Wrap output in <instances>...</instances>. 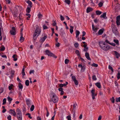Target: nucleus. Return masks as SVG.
<instances>
[{
  "label": "nucleus",
  "instance_id": "obj_62",
  "mask_svg": "<svg viewBox=\"0 0 120 120\" xmlns=\"http://www.w3.org/2000/svg\"><path fill=\"white\" fill-rule=\"evenodd\" d=\"M77 105L76 104H74L73 105V110H74V109H75L76 107V106Z\"/></svg>",
  "mask_w": 120,
  "mask_h": 120
},
{
  "label": "nucleus",
  "instance_id": "obj_47",
  "mask_svg": "<svg viewBox=\"0 0 120 120\" xmlns=\"http://www.w3.org/2000/svg\"><path fill=\"white\" fill-rule=\"evenodd\" d=\"M60 16L61 20V21L64 20V17L61 15H60Z\"/></svg>",
  "mask_w": 120,
  "mask_h": 120
},
{
  "label": "nucleus",
  "instance_id": "obj_7",
  "mask_svg": "<svg viewBox=\"0 0 120 120\" xmlns=\"http://www.w3.org/2000/svg\"><path fill=\"white\" fill-rule=\"evenodd\" d=\"M116 23L117 25H120V15H119L117 17Z\"/></svg>",
  "mask_w": 120,
  "mask_h": 120
},
{
  "label": "nucleus",
  "instance_id": "obj_39",
  "mask_svg": "<svg viewBox=\"0 0 120 120\" xmlns=\"http://www.w3.org/2000/svg\"><path fill=\"white\" fill-rule=\"evenodd\" d=\"M65 2L68 4H69L70 3V1L69 0H65Z\"/></svg>",
  "mask_w": 120,
  "mask_h": 120
},
{
  "label": "nucleus",
  "instance_id": "obj_4",
  "mask_svg": "<svg viewBox=\"0 0 120 120\" xmlns=\"http://www.w3.org/2000/svg\"><path fill=\"white\" fill-rule=\"evenodd\" d=\"M46 54L49 56H52L55 58H56L57 56L55 55L54 54L52 53L50 51L48 50H46L45 51Z\"/></svg>",
  "mask_w": 120,
  "mask_h": 120
},
{
  "label": "nucleus",
  "instance_id": "obj_8",
  "mask_svg": "<svg viewBox=\"0 0 120 120\" xmlns=\"http://www.w3.org/2000/svg\"><path fill=\"white\" fill-rule=\"evenodd\" d=\"M47 36L46 35L44 37L41 38L39 40L40 42L43 43V42L47 38Z\"/></svg>",
  "mask_w": 120,
  "mask_h": 120
},
{
  "label": "nucleus",
  "instance_id": "obj_30",
  "mask_svg": "<svg viewBox=\"0 0 120 120\" xmlns=\"http://www.w3.org/2000/svg\"><path fill=\"white\" fill-rule=\"evenodd\" d=\"M24 69H25V68H24V66H23V68L22 69V75H23V76L25 75V72H24V71H25Z\"/></svg>",
  "mask_w": 120,
  "mask_h": 120
},
{
  "label": "nucleus",
  "instance_id": "obj_43",
  "mask_svg": "<svg viewBox=\"0 0 120 120\" xmlns=\"http://www.w3.org/2000/svg\"><path fill=\"white\" fill-rule=\"evenodd\" d=\"M6 98H4L3 100V103L2 104L3 105H4L6 103Z\"/></svg>",
  "mask_w": 120,
  "mask_h": 120
},
{
  "label": "nucleus",
  "instance_id": "obj_60",
  "mask_svg": "<svg viewBox=\"0 0 120 120\" xmlns=\"http://www.w3.org/2000/svg\"><path fill=\"white\" fill-rule=\"evenodd\" d=\"M11 76L12 77L13 75L14 74V71L13 70H11Z\"/></svg>",
  "mask_w": 120,
  "mask_h": 120
},
{
  "label": "nucleus",
  "instance_id": "obj_48",
  "mask_svg": "<svg viewBox=\"0 0 120 120\" xmlns=\"http://www.w3.org/2000/svg\"><path fill=\"white\" fill-rule=\"evenodd\" d=\"M92 66L94 67H97L98 66V65L95 63H93L92 64Z\"/></svg>",
  "mask_w": 120,
  "mask_h": 120
},
{
  "label": "nucleus",
  "instance_id": "obj_10",
  "mask_svg": "<svg viewBox=\"0 0 120 120\" xmlns=\"http://www.w3.org/2000/svg\"><path fill=\"white\" fill-rule=\"evenodd\" d=\"M35 32V33H37V34H38V35L40 34L41 31L38 27H36Z\"/></svg>",
  "mask_w": 120,
  "mask_h": 120
},
{
  "label": "nucleus",
  "instance_id": "obj_57",
  "mask_svg": "<svg viewBox=\"0 0 120 120\" xmlns=\"http://www.w3.org/2000/svg\"><path fill=\"white\" fill-rule=\"evenodd\" d=\"M17 118L18 119V120H22V118L21 116H19V117L18 116Z\"/></svg>",
  "mask_w": 120,
  "mask_h": 120
},
{
  "label": "nucleus",
  "instance_id": "obj_41",
  "mask_svg": "<svg viewBox=\"0 0 120 120\" xmlns=\"http://www.w3.org/2000/svg\"><path fill=\"white\" fill-rule=\"evenodd\" d=\"M117 78L118 79L120 78V73L119 71L117 74Z\"/></svg>",
  "mask_w": 120,
  "mask_h": 120
},
{
  "label": "nucleus",
  "instance_id": "obj_34",
  "mask_svg": "<svg viewBox=\"0 0 120 120\" xmlns=\"http://www.w3.org/2000/svg\"><path fill=\"white\" fill-rule=\"evenodd\" d=\"M96 13L97 15H100L101 13V12L99 11H96Z\"/></svg>",
  "mask_w": 120,
  "mask_h": 120
},
{
  "label": "nucleus",
  "instance_id": "obj_28",
  "mask_svg": "<svg viewBox=\"0 0 120 120\" xmlns=\"http://www.w3.org/2000/svg\"><path fill=\"white\" fill-rule=\"evenodd\" d=\"M25 84L26 86H28L29 85V80H26L25 82Z\"/></svg>",
  "mask_w": 120,
  "mask_h": 120
},
{
  "label": "nucleus",
  "instance_id": "obj_32",
  "mask_svg": "<svg viewBox=\"0 0 120 120\" xmlns=\"http://www.w3.org/2000/svg\"><path fill=\"white\" fill-rule=\"evenodd\" d=\"M110 100L112 103H114V102L115 99L114 97H112L110 99Z\"/></svg>",
  "mask_w": 120,
  "mask_h": 120
},
{
  "label": "nucleus",
  "instance_id": "obj_59",
  "mask_svg": "<svg viewBox=\"0 0 120 120\" xmlns=\"http://www.w3.org/2000/svg\"><path fill=\"white\" fill-rule=\"evenodd\" d=\"M13 86L12 84H11L10 86H9V90H10L12 88V87Z\"/></svg>",
  "mask_w": 120,
  "mask_h": 120
},
{
  "label": "nucleus",
  "instance_id": "obj_40",
  "mask_svg": "<svg viewBox=\"0 0 120 120\" xmlns=\"http://www.w3.org/2000/svg\"><path fill=\"white\" fill-rule=\"evenodd\" d=\"M69 62V60L68 59H66L65 60V64H68Z\"/></svg>",
  "mask_w": 120,
  "mask_h": 120
},
{
  "label": "nucleus",
  "instance_id": "obj_17",
  "mask_svg": "<svg viewBox=\"0 0 120 120\" xmlns=\"http://www.w3.org/2000/svg\"><path fill=\"white\" fill-rule=\"evenodd\" d=\"M24 40V38L22 36V35L21 34V36L20 38L19 41L21 42H22Z\"/></svg>",
  "mask_w": 120,
  "mask_h": 120
},
{
  "label": "nucleus",
  "instance_id": "obj_5",
  "mask_svg": "<svg viewBox=\"0 0 120 120\" xmlns=\"http://www.w3.org/2000/svg\"><path fill=\"white\" fill-rule=\"evenodd\" d=\"M11 30L10 31V33L11 35H14L16 34L15 28V27H12Z\"/></svg>",
  "mask_w": 120,
  "mask_h": 120
},
{
  "label": "nucleus",
  "instance_id": "obj_27",
  "mask_svg": "<svg viewBox=\"0 0 120 120\" xmlns=\"http://www.w3.org/2000/svg\"><path fill=\"white\" fill-rule=\"evenodd\" d=\"M76 38H77L79 35V34L80 32H79L78 30H76Z\"/></svg>",
  "mask_w": 120,
  "mask_h": 120
},
{
  "label": "nucleus",
  "instance_id": "obj_46",
  "mask_svg": "<svg viewBox=\"0 0 120 120\" xmlns=\"http://www.w3.org/2000/svg\"><path fill=\"white\" fill-rule=\"evenodd\" d=\"M4 89L2 87L0 88V94L3 92L4 91Z\"/></svg>",
  "mask_w": 120,
  "mask_h": 120
},
{
  "label": "nucleus",
  "instance_id": "obj_23",
  "mask_svg": "<svg viewBox=\"0 0 120 120\" xmlns=\"http://www.w3.org/2000/svg\"><path fill=\"white\" fill-rule=\"evenodd\" d=\"M92 10V8H88L86 9V12L87 13H89Z\"/></svg>",
  "mask_w": 120,
  "mask_h": 120
},
{
  "label": "nucleus",
  "instance_id": "obj_6",
  "mask_svg": "<svg viewBox=\"0 0 120 120\" xmlns=\"http://www.w3.org/2000/svg\"><path fill=\"white\" fill-rule=\"evenodd\" d=\"M95 90L94 89H92L91 91V92L92 94V98L94 100L95 99V96L97 95V94H95Z\"/></svg>",
  "mask_w": 120,
  "mask_h": 120
},
{
  "label": "nucleus",
  "instance_id": "obj_64",
  "mask_svg": "<svg viewBox=\"0 0 120 120\" xmlns=\"http://www.w3.org/2000/svg\"><path fill=\"white\" fill-rule=\"evenodd\" d=\"M84 48H85L84 49V51L86 52L88 50V47H86Z\"/></svg>",
  "mask_w": 120,
  "mask_h": 120
},
{
  "label": "nucleus",
  "instance_id": "obj_29",
  "mask_svg": "<svg viewBox=\"0 0 120 120\" xmlns=\"http://www.w3.org/2000/svg\"><path fill=\"white\" fill-rule=\"evenodd\" d=\"M8 100L9 101L10 104L11 103V101L12 100V98H10L9 96H8Z\"/></svg>",
  "mask_w": 120,
  "mask_h": 120
},
{
  "label": "nucleus",
  "instance_id": "obj_12",
  "mask_svg": "<svg viewBox=\"0 0 120 120\" xmlns=\"http://www.w3.org/2000/svg\"><path fill=\"white\" fill-rule=\"evenodd\" d=\"M16 113L17 114L19 115V116H22V113L21 110L19 109H17L16 111Z\"/></svg>",
  "mask_w": 120,
  "mask_h": 120
},
{
  "label": "nucleus",
  "instance_id": "obj_54",
  "mask_svg": "<svg viewBox=\"0 0 120 120\" xmlns=\"http://www.w3.org/2000/svg\"><path fill=\"white\" fill-rule=\"evenodd\" d=\"M85 69V67L84 66H83L82 67L81 70L84 71Z\"/></svg>",
  "mask_w": 120,
  "mask_h": 120
},
{
  "label": "nucleus",
  "instance_id": "obj_61",
  "mask_svg": "<svg viewBox=\"0 0 120 120\" xmlns=\"http://www.w3.org/2000/svg\"><path fill=\"white\" fill-rule=\"evenodd\" d=\"M56 21L55 20L54 22L52 24V25L53 26H56Z\"/></svg>",
  "mask_w": 120,
  "mask_h": 120
},
{
  "label": "nucleus",
  "instance_id": "obj_20",
  "mask_svg": "<svg viewBox=\"0 0 120 120\" xmlns=\"http://www.w3.org/2000/svg\"><path fill=\"white\" fill-rule=\"evenodd\" d=\"M17 56L16 54H14L13 56L12 57L14 58L13 60L14 61H15L17 60Z\"/></svg>",
  "mask_w": 120,
  "mask_h": 120
},
{
  "label": "nucleus",
  "instance_id": "obj_24",
  "mask_svg": "<svg viewBox=\"0 0 120 120\" xmlns=\"http://www.w3.org/2000/svg\"><path fill=\"white\" fill-rule=\"evenodd\" d=\"M114 52L116 56V58H118L120 56V54L116 51H115Z\"/></svg>",
  "mask_w": 120,
  "mask_h": 120
},
{
  "label": "nucleus",
  "instance_id": "obj_31",
  "mask_svg": "<svg viewBox=\"0 0 120 120\" xmlns=\"http://www.w3.org/2000/svg\"><path fill=\"white\" fill-rule=\"evenodd\" d=\"M115 101L116 102H120V97H119L118 98H116Z\"/></svg>",
  "mask_w": 120,
  "mask_h": 120
},
{
  "label": "nucleus",
  "instance_id": "obj_38",
  "mask_svg": "<svg viewBox=\"0 0 120 120\" xmlns=\"http://www.w3.org/2000/svg\"><path fill=\"white\" fill-rule=\"evenodd\" d=\"M74 82L75 83V84L76 85H78L79 84V82L78 80H76L75 81H74Z\"/></svg>",
  "mask_w": 120,
  "mask_h": 120
},
{
  "label": "nucleus",
  "instance_id": "obj_35",
  "mask_svg": "<svg viewBox=\"0 0 120 120\" xmlns=\"http://www.w3.org/2000/svg\"><path fill=\"white\" fill-rule=\"evenodd\" d=\"M38 17L39 19H41L42 17V15L40 13H39L38 15Z\"/></svg>",
  "mask_w": 120,
  "mask_h": 120
},
{
  "label": "nucleus",
  "instance_id": "obj_55",
  "mask_svg": "<svg viewBox=\"0 0 120 120\" xmlns=\"http://www.w3.org/2000/svg\"><path fill=\"white\" fill-rule=\"evenodd\" d=\"M26 115H28V117L30 119H31L32 118V117L30 116V114L29 113H28L26 114Z\"/></svg>",
  "mask_w": 120,
  "mask_h": 120
},
{
  "label": "nucleus",
  "instance_id": "obj_36",
  "mask_svg": "<svg viewBox=\"0 0 120 120\" xmlns=\"http://www.w3.org/2000/svg\"><path fill=\"white\" fill-rule=\"evenodd\" d=\"M34 106L33 105H32L30 108V110L32 111H33L34 109Z\"/></svg>",
  "mask_w": 120,
  "mask_h": 120
},
{
  "label": "nucleus",
  "instance_id": "obj_51",
  "mask_svg": "<svg viewBox=\"0 0 120 120\" xmlns=\"http://www.w3.org/2000/svg\"><path fill=\"white\" fill-rule=\"evenodd\" d=\"M114 42L117 44H119V41L117 40L114 39L113 40Z\"/></svg>",
  "mask_w": 120,
  "mask_h": 120
},
{
  "label": "nucleus",
  "instance_id": "obj_53",
  "mask_svg": "<svg viewBox=\"0 0 120 120\" xmlns=\"http://www.w3.org/2000/svg\"><path fill=\"white\" fill-rule=\"evenodd\" d=\"M72 78L73 81L76 80V78L75 76H72Z\"/></svg>",
  "mask_w": 120,
  "mask_h": 120
},
{
  "label": "nucleus",
  "instance_id": "obj_11",
  "mask_svg": "<svg viewBox=\"0 0 120 120\" xmlns=\"http://www.w3.org/2000/svg\"><path fill=\"white\" fill-rule=\"evenodd\" d=\"M26 2L28 4V6L27 7H30V8L32 7V3L30 1L28 0L27 1H26Z\"/></svg>",
  "mask_w": 120,
  "mask_h": 120
},
{
  "label": "nucleus",
  "instance_id": "obj_45",
  "mask_svg": "<svg viewBox=\"0 0 120 120\" xmlns=\"http://www.w3.org/2000/svg\"><path fill=\"white\" fill-rule=\"evenodd\" d=\"M92 78V79L94 80H97V78L95 75L93 76Z\"/></svg>",
  "mask_w": 120,
  "mask_h": 120
},
{
  "label": "nucleus",
  "instance_id": "obj_44",
  "mask_svg": "<svg viewBox=\"0 0 120 120\" xmlns=\"http://www.w3.org/2000/svg\"><path fill=\"white\" fill-rule=\"evenodd\" d=\"M74 46L75 47L77 48L79 46V44L78 43H75L74 44Z\"/></svg>",
  "mask_w": 120,
  "mask_h": 120
},
{
  "label": "nucleus",
  "instance_id": "obj_18",
  "mask_svg": "<svg viewBox=\"0 0 120 120\" xmlns=\"http://www.w3.org/2000/svg\"><path fill=\"white\" fill-rule=\"evenodd\" d=\"M26 101L27 105L29 106H30L31 105V104L30 100L29 99H26Z\"/></svg>",
  "mask_w": 120,
  "mask_h": 120
},
{
  "label": "nucleus",
  "instance_id": "obj_25",
  "mask_svg": "<svg viewBox=\"0 0 120 120\" xmlns=\"http://www.w3.org/2000/svg\"><path fill=\"white\" fill-rule=\"evenodd\" d=\"M70 32L71 34H72L73 32V26H70Z\"/></svg>",
  "mask_w": 120,
  "mask_h": 120
},
{
  "label": "nucleus",
  "instance_id": "obj_33",
  "mask_svg": "<svg viewBox=\"0 0 120 120\" xmlns=\"http://www.w3.org/2000/svg\"><path fill=\"white\" fill-rule=\"evenodd\" d=\"M109 69L111 70L112 72H113L114 70L112 68V67H111L110 65H109Z\"/></svg>",
  "mask_w": 120,
  "mask_h": 120
},
{
  "label": "nucleus",
  "instance_id": "obj_26",
  "mask_svg": "<svg viewBox=\"0 0 120 120\" xmlns=\"http://www.w3.org/2000/svg\"><path fill=\"white\" fill-rule=\"evenodd\" d=\"M18 86L19 89H22L23 88V86L21 83H19L18 85Z\"/></svg>",
  "mask_w": 120,
  "mask_h": 120
},
{
  "label": "nucleus",
  "instance_id": "obj_37",
  "mask_svg": "<svg viewBox=\"0 0 120 120\" xmlns=\"http://www.w3.org/2000/svg\"><path fill=\"white\" fill-rule=\"evenodd\" d=\"M73 111H74V113H73V118H74V120L75 119V110H73Z\"/></svg>",
  "mask_w": 120,
  "mask_h": 120
},
{
  "label": "nucleus",
  "instance_id": "obj_52",
  "mask_svg": "<svg viewBox=\"0 0 120 120\" xmlns=\"http://www.w3.org/2000/svg\"><path fill=\"white\" fill-rule=\"evenodd\" d=\"M103 5V3L102 2H100L98 4V6L100 7H101Z\"/></svg>",
  "mask_w": 120,
  "mask_h": 120
},
{
  "label": "nucleus",
  "instance_id": "obj_16",
  "mask_svg": "<svg viewBox=\"0 0 120 120\" xmlns=\"http://www.w3.org/2000/svg\"><path fill=\"white\" fill-rule=\"evenodd\" d=\"M104 30L103 29H102L99 30L98 32V34L99 35H101L103 33Z\"/></svg>",
  "mask_w": 120,
  "mask_h": 120
},
{
  "label": "nucleus",
  "instance_id": "obj_22",
  "mask_svg": "<svg viewBox=\"0 0 120 120\" xmlns=\"http://www.w3.org/2000/svg\"><path fill=\"white\" fill-rule=\"evenodd\" d=\"M31 8L27 7L26 9V12L28 13H29L31 11Z\"/></svg>",
  "mask_w": 120,
  "mask_h": 120
},
{
  "label": "nucleus",
  "instance_id": "obj_1",
  "mask_svg": "<svg viewBox=\"0 0 120 120\" xmlns=\"http://www.w3.org/2000/svg\"><path fill=\"white\" fill-rule=\"evenodd\" d=\"M99 46L102 49L105 51H107L109 49L110 47L107 44H105V42L101 41L99 42Z\"/></svg>",
  "mask_w": 120,
  "mask_h": 120
},
{
  "label": "nucleus",
  "instance_id": "obj_15",
  "mask_svg": "<svg viewBox=\"0 0 120 120\" xmlns=\"http://www.w3.org/2000/svg\"><path fill=\"white\" fill-rule=\"evenodd\" d=\"M39 35L38 34H37V33H35L34 32L33 35L34 40H36Z\"/></svg>",
  "mask_w": 120,
  "mask_h": 120
},
{
  "label": "nucleus",
  "instance_id": "obj_21",
  "mask_svg": "<svg viewBox=\"0 0 120 120\" xmlns=\"http://www.w3.org/2000/svg\"><path fill=\"white\" fill-rule=\"evenodd\" d=\"M95 85L99 88H101V85L100 83L99 82H98L95 83Z\"/></svg>",
  "mask_w": 120,
  "mask_h": 120
},
{
  "label": "nucleus",
  "instance_id": "obj_63",
  "mask_svg": "<svg viewBox=\"0 0 120 120\" xmlns=\"http://www.w3.org/2000/svg\"><path fill=\"white\" fill-rule=\"evenodd\" d=\"M5 49V48L4 46L2 47L0 49L1 51H4Z\"/></svg>",
  "mask_w": 120,
  "mask_h": 120
},
{
  "label": "nucleus",
  "instance_id": "obj_13",
  "mask_svg": "<svg viewBox=\"0 0 120 120\" xmlns=\"http://www.w3.org/2000/svg\"><path fill=\"white\" fill-rule=\"evenodd\" d=\"M92 29L95 32H96L97 30L98 29V28L97 27H94V26L93 24H92Z\"/></svg>",
  "mask_w": 120,
  "mask_h": 120
},
{
  "label": "nucleus",
  "instance_id": "obj_19",
  "mask_svg": "<svg viewBox=\"0 0 120 120\" xmlns=\"http://www.w3.org/2000/svg\"><path fill=\"white\" fill-rule=\"evenodd\" d=\"M106 13L105 12L103 13L102 15L100 16V17L101 18H103L104 19H106L107 17H106Z\"/></svg>",
  "mask_w": 120,
  "mask_h": 120
},
{
  "label": "nucleus",
  "instance_id": "obj_42",
  "mask_svg": "<svg viewBox=\"0 0 120 120\" xmlns=\"http://www.w3.org/2000/svg\"><path fill=\"white\" fill-rule=\"evenodd\" d=\"M75 52L78 56L79 55V52L78 50H76L75 51Z\"/></svg>",
  "mask_w": 120,
  "mask_h": 120
},
{
  "label": "nucleus",
  "instance_id": "obj_2",
  "mask_svg": "<svg viewBox=\"0 0 120 120\" xmlns=\"http://www.w3.org/2000/svg\"><path fill=\"white\" fill-rule=\"evenodd\" d=\"M111 28L113 33L116 35H118V32L116 26L113 24L112 25Z\"/></svg>",
  "mask_w": 120,
  "mask_h": 120
},
{
  "label": "nucleus",
  "instance_id": "obj_49",
  "mask_svg": "<svg viewBox=\"0 0 120 120\" xmlns=\"http://www.w3.org/2000/svg\"><path fill=\"white\" fill-rule=\"evenodd\" d=\"M17 12H14L13 13V16L15 18L17 17Z\"/></svg>",
  "mask_w": 120,
  "mask_h": 120
},
{
  "label": "nucleus",
  "instance_id": "obj_9",
  "mask_svg": "<svg viewBox=\"0 0 120 120\" xmlns=\"http://www.w3.org/2000/svg\"><path fill=\"white\" fill-rule=\"evenodd\" d=\"M14 110H15L14 109L13 110L10 109L9 111V113L12 114L13 116H16V113Z\"/></svg>",
  "mask_w": 120,
  "mask_h": 120
},
{
  "label": "nucleus",
  "instance_id": "obj_56",
  "mask_svg": "<svg viewBox=\"0 0 120 120\" xmlns=\"http://www.w3.org/2000/svg\"><path fill=\"white\" fill-rule=\"evenodd\" d=\"M34 70H30L29 72V73L30 74H31L32 73L34 74Z\"/></svg>",
  "mask_w": 120,
  "mask_h": 120
},
{
  "label": "nucleus",
  "instance_id": "obj_3",
  "mask_svg": "<svg viewBox=\"0 0 120 120\" xmlns=\"http://www.w3.org/2000/svg\"><path fill=\"white\" fill-rule=\"evenodd\" d=\"M52 96L51 98L52 101L54 103H57L58 101V98L54 93H53Z\"/></svg>",
  "mask_w": 120,
  "mask_h": 120
},
{
  "label": "nucleus",
  "instance_id": "obj_14",
  "mask_svg": "<svg viewBox=\"0 0 120 120\" xmlns=\"http://www.w3.org/2000/svg\"><path fill=\"white\" fill-rule=\"evenodd\" d=\"M85 56L86 57L87 59L89 60H91V59L90 57L89 54L87 52H86L85 53Z\"/></svg>",
  "mask_w": 120,
  "mask_h": 120
},
{
  "label": "nucleus",
  "instance_id": "obj_58",
  "mask_svg": "<svg viewBox=\"0 0 120 120\" xmlns=\"http://www.w3.org/2000/svg\"><path fill=\"white\" fill-rule=\"evenodd\" d=\"M7 119L8 120H11V116L10 115L9 116L7 117Z\"/></svg>",
  "mask_w": 120,
  "mask_h": 120
},
{
  "label": "nucleus",
  "instance_id": "obj_50",
  "mask_svg": "<svg viewBox=\"0 0 120 120\" xmlns=\"http://www.w3.org/2000/svg\"><path fill=\"white\" fill-rule=\"evenodd\" d=\"M66 118L68 119V120H71V117L70 115H69L67 116Z\"/></svg>",
  "mask_w": 120,
  "mask_h": 120
}]
</instances>
